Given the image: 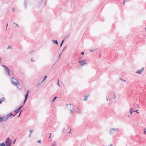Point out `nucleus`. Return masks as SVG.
Listing matches in <instances>:
<instances>
[{
	"mask_svg": "<svg viewBox=\"0 0 146 146\" xmlns=\"http://www.w3.org/2000/svg\"><path fill=\"white\" fill-rule=\"evenodd\" d=\"M28 95H27V94H25V99H27V98L28 97Z\"/></svg>",
	"mask_w": 146,
	"mask_h": 146,
	"instance_id": "obj_19",
	"label": "nucleus"
},
{
	"mask_svg": "<svg viewBox=\"0 0 146 146\" xmlns=\"http://www.w3.org/2000/svg\"><path fill=\"white\" fill-rule=\"evenodd\" d=\"M2 121H3V119H2V117H1L0 116V123Z\"/></svg>",
	"mask_w": 146,
	"mask_h": 146,
	"instance_id": "obj_21",
	"label": "nucleus"
},
{
	"mask_svg": "<svg viewBox=\"0 0 146 146\" xmlns=\"http://www.w3.org/2000/svg\"><path fill=\"white\" fill-rule=\"evenodd\" d=\"M77 109H78V110H80L79 108H77Z\"/></svg>",
	"mask_w": 146,
	"mask_h": 146,
	"instance_id": "obj_62",
	"label": "nucleus"
},
{
	"mask_svg": "<svg viewBox=\"0 0 146 146\" xmlns=\"http://www.w3.org/2000/svg\"><path fill=\"white\" fill-rule=\"evenodd\" d=\"M27 99H25H25H24V102H23V103L24 104L26 102V101L27 100Z\"/></svg>",
	"mask_w": 146,
	"mask_h": 146,
	"instance_id": "obj_35",
	"label": "nucleus"
},
{
	"mask_svg": "<svg viewBox=\"0 0 146 146\" xmlns=\"http://www.w3.org/2000/svg\"><path fill=\"white\" fill-rule=\"evenodd\" d=\"M34 51L33 50H32L31 51H30L29 52V53L30 54H31L32 53H34Z\"/></svg>",
	"mask_w": 146,
	"mask_h": 146,
	"instance_id": "obj_30",
	"label": "nucleus"
},
{
	"mask_svg": "<svg viewBox=\"0 0 146 146\" xmlns=\"http://www.w3.org/2000/svg\"><path fill=\"white\" fill-rule=\"evenodd\" d=\"M29 93V90H28L26 94H27V95H28V93Z\"/></svg>",
	"mask_w": 146,
	"mask_h": 146,
	"instance_id": "obj_39",
	"label": "nucleus"
},
{
	"mask_svg": "<svg viewBox=\"0 0 146 146\" xmlns=\"http://www.w3.org/2000/svg\"><path fill=\"white\" fill-rule=\"evenodd\" d=\"M57 98V96H55L54 97V98L53 99V100H52V101H51V102H54L55 100Z\"/></svg>",
	"mask_w": 146,
	"mask_h": 146,
	"instance_id": "obj_18",
	"label": "nucleus"
},
{
	"mask_svg": "<svg viewBox=\"0 0 146 146\" xmlns=\"http://www.w3.org/2000/svg\"><path fill=\"white\" fill-rule=\"evenodd\" d=\"M16 139H15L14 140V141H13V144H15V142H16Z\"/></svg>",
	"mask_w": 146,
	"mask_h": 146,
	"instance_id": "obj_23",
	"label": "nucleus"
},
{
	"mask_svg": "<svg viewBox=\"0 0 146 146\" xmlns=\"http://www.w3.org/2000/svg\"><path fill=\"white\" fill-rule=\"evenodd\" d=\"M64 130H65V128L64 127H63V130L62 131V132H63V131Z\"/></svg>",
	"mask_w": 146,
	"mask_h": 146,
	"instance_id": "obj_46",
	"label": "nucleus"
},
{
	"mask_svg": "<svg viewBox=\"0 0 146 146\" xmlns=\"http://www.w3.org/2000/svg\"><path fill=\"white\" fill-rule=\"evenodd\" d=\"M144 69V67H143L141 68V70H138L136 72L138 74H141L142 72L143 71Z\"/></svg>",
	"mask_w": 146,
	"mask_h": 146,
	"instance_id": "obj_5",
	"label": "nucleus"
},
{
	"mask_svg": "<svg viewBox=\"0 0 146 146\" xmlns=\"http://www.w3.org/2000/svg\"><path fill=\"white\" fill-rule=\"evenodd\" d=\"M120 80L122 81H125V82L126 81V80H124L123 79L121 78H120Z\"/></svg>",
	"mask_w": 146,
	"mask_h": 146,
	"instance_id": "obj_31",
	"label": "nucleus"
},
{
	"mask_svg": "<svg viewBox=\"0 0 146 146\" xmlns=\"http://www.w3.org/2000/svg\"><path fill=\"white\" fill-rule=\"evenodd\" d=\"M13 24H16V26H18V25L17 24H16V23H13Z\"/></svg>",
	"mask_w": 146,
	"mask_h": 146,
	"instance_id": "obj_41",
	"label": "nucleus"
},
{
	"mask_svg": "<svg viewBox=\"0 0 146 146\" xmlns=\"http://www.w3.org/2000/svg\"><path fill=\"white\" fill-rule=\"evenodd\" d=\"M96 49H95V50H91H91H90V52H93V51H94V50H96Z\"/></svg>",
	"mask_w": 146,
	"mask_h": 146,
	"instance_id": "obj_36",
	"label": "nucleus"
},
{
	"mask_svg": "<svg viewBox=\"0 0 146 146\" xmlns=\"http://www.w3.org/2000/svg\"><path fill=\"white\" fill-rule=\"evenodd\" d=\"M66 106H68V104H66Z\"/></svg>",
	"mask_w": 146,
	"mask_h": 146,
	"instance_id": "obj_63",
	"label": "nucleus"
},
{
	"mask_svg": "<svg viewBox=\"0 0 146 146\" xmlns=\"http://www.w3.org/2000/svg\"><path fill=\"white\" fill-rule=\"evenodd\" d=\"M81 54L82 55H84V52H82L81 53Z\"/></svg>",
	"mask_w": 146,
	"mask_h": 146,
	"instance_id": "obj_38",
	"label": "nucleus"
},
{
	"mask_svg": "<svg viewBox=\"0 0 146 146\" xmlns=\"http://www.w3.org/2000/svg\"><path fill=\"white\" fill-rule=\"evenodd\" d=\"M22 110H23L21 111L19 115L18 116V117H19L20 116V115H21V112H22Z\"/></svg>",
	"mask_w": 146,
	"mask_h": 146,
	"instance_id": "obj_25",
	"label": "nucleus"
},
{
	"mask_svg": "<svg viewBox=\"0 0 146 146\" xmlns=\"http://www.w3.org/2000/svg\"><path fill=\"white\" fill-rule=\"evenodd\" d=\"M11 48H12V46H9L8 48H7V49Z\"/></svg>",
	"mask_w": 146,
	"mask_h": 146,
	"instance_id": "obj_29",
	"label": "nucleus"
},
{
	"mask_svg": "<svg viewBox=\"0 0 146 146\" xmlns=\"http://www.w3.org/2000/svg\"><path fill=\"white\" fill-rule=\"evenodd\" d=\"M39 85H40V84H37V85L38 86H39Z\"/></svg>",
	"mask_w": 146,
	"mask_h": 146,
	"instance_id": "obj_60",
	"label": "nucleus"
},
{
	"mask_svg": "<svg viewBox=\"0 0 146 146\" xmlns=\"http://www.w3.org/2000/svg\"><path fill=\"white\" fill-rule=\"evenodd\" d=\"M114 99H115L116 98V96L115 95V94H114Z\"/></svg>",
	"mask_w": 146,
	"mask_h": 146,
	"instance_id": "obj_47",
	"label": "nucleus"
},
{
	"mask_svg": "<svg viewBox=\"0 0 146 146\" xmlns=\"http://www.w3.org/2000/svg\"><path fill=\"white\" fill-rule=\"evenodd\" d=\"M79 113H81V112L80 111V110H79Z\"/></svg>",
	"mask_w": 146,
	"mask_h": 146,
	"instance_id": "obj_53",
	"label": "nucleus"
},
{
	"mask_svg": "<svg viewBox=\"0 0 146 146\" xmlns=\"http://www.w3.org/2000/svg\"><path fill=\"white\" fill-rule=\"evenodd\" d=\"M56 144V141H54L53 143V145H51V146H54Z\"/></svg>",
	"mask_w": 146,
	"mask_h": 146,
	"instance_id": "obj_22",
	"label": "nucleus"
},
{
	"mask_svg": "<svg viewBox=\"0 0 146 146\" xmlns=\"http://www.w3.org/2000/svg\"><path fill=\"white\" fill-rule=\"evenodd\" d=\"M66 48V46L64 47V50Z\"/></svg>",
	"mask_w": 146,
	"mask_h": 146,
	"instance_id": "obj_52",
	"label": "nucleus"
},
{
	"mask_svg": "<svg viewBox=\"0 0 146 146\" xmlns=\"http://www.w3.org/2000/svg\"><path fill=\"white\" fill-rule=\"evenodd\" d=\"M109 146H113L112 144H110L109 145Z\"/></svg>",
	"mask_w": 146,
	"mask_h": 146,
	"instance_id": "obj_50",
	"label": "nucleus"
},
{
	"mask_svg": "<svg viewBox=\"0 0 146 146\" xmlns=\"http://www.w3.org/2000/svg\"><path fill=\"white\" fill-rule=\"evenodd\" d=\"M70 132H71V128H70V131H69V132H68V133H70Z\"/></svg>",
	"mask_w": 146,
	"mask_h": 146,
	"instance_id": "obj_51",
	"label": "nucleus"
},
{
	"mask_svg": "<svg viewBox=\"0 0 146 146\" xmlns=\"http://www.w3.org/2000/svg\"><path fill=\"white\" fill-rule=\"evenodd\" d=\"M30 136H31V134H30L29 135V137H30Z\"/></svg>",
	"mask_w": 146,
	"mask_h": 146,
	"instance_id": "obj_55",
	"label": "nucleus"
},
{
	"mask_svg": "<svg viewBox=\"0 0 146 146\" xmlns=\"http://www.w3.org/2000/svg\"><path fill=\"white\" fill-rule=\"evenodd\" d=\"M87 98V96H85V97L84 98V99H83L84 101H86L87 100L88 98Z\"/></svg>",
	"mask_w": 146,
	"mask_h": 146,
	"instance_id": "obj_17",
	"label": "nucleus"
},
{
	"mask_svg": "<svg viewBox=\"0 0 146 146\" xmlns=\"http://www.w3.org/2000/svg\"><path fill=\"white\" fill-rule=\"evenodd\" d=\"M5 143H0V146H5Z\"/></svg>",
	"mask_w": 146,
	"mask_h": 146,
	"instance_id": "obj_16",
	"label": "nucleus"
},
{
	"mask_svg": "<svg viewBox=\"0 0 146 146\" xmlns=\"http://www.w3.org/2000/svg\"><path fill=\"white\" fill-rule=\"evenodd\" d=\"M15 114H14V115H13V117H14V116H15Z\"/></svg>",
	"mask_w": 146,
	"mask_h": 146,
	"instance_id": "obj_59",
	"label": "nucleus"
},
{
	"mask_svg": "<svg viewBox=\"0 0 146 146\" xmlns=\"http://www.w3.org/2000/svg\"><path fill=\"white\" fill-rule=\"evenodd\" d=\"M70 111H71V114H73L72 110L70 109Z\"/></svg>",
	"mask_w": 146,
	"mask_h": 146,
	"instance_id": "obj_43",
	"label": "nucleus"
},
{
	"mask_svg": "<svg viewBox=\"0 0 146 146\" xmlns=\"http://www.w3.org/2000/svg\"><path fill=\"white\" fill-rule=\"evenodd\" d=\"M7 26H8V24H7V25H6V29H7Z\"/></svg>",
	"mask_w": 146,
	"mask_h": 146,
	"instance_id": "obj_54",
	"label": "nucleus"
},
{
	"mask_svg": "<svg viewBox=\"0 0 146 146\" xmlns=\"http://www.w3.org/2000/svg\"><path fill=\"white\" fill-rule=\"evenodd\" d=\"M20 110H19V109L18 108L17 109L15 110L14 112L16 113H18Z\"/></svg>",
	"mask_w": 146,
	"mask_h": 146,
	"instance_id": "obj_12",
	"label": "nucleus"
},
{
	"mask_svg": "<svg viewBox=\"0 0 146 146\" xmlns=\"http://www.w3.org/2000/svg\"><path fill=\"white\" fill-rule=\"evenodd\" d=\"M11 82L13 85L16 86L18 84L17 80L14 79L13 77L11 78Z\"/></svg>",
	"mask_w": 146,
	"mask_h": 146,
	"instance_id": "obj_3",
	"label": "nucleus"
},
{
	"mask_svg": "<svg viewBox=\"0 0 146 146\" xmlns=\"http://www.w3.org/2000/svg\"><path fill=\"white\" fill-rule=\"evenodd\" d=\"M29 93V90H28L26 94H27V95H28V93Z\"/></svg>",
	"mask_w": 146,
	"mask_h": 146,
	"instance_id": "obj_40",
	"label": "nucleus"
},
{
	"mask_svg": "<svg viewBox=\"0 0 146 146\" xmlns=\"http://www.w3.org/2000/svg\"><path fill=\"white\" fill-rule=\"evenodd\" d=\"M3 121H6L8 119V117H7V116H3L2 117Z\"/></svg>",
	"mask_w": 146,
	"mask_h": 146,
	"instance_id": "obj_7",
	"label": "nucleus"
},
{
	"mask_svg": "<svg viewBox=\"0 0 146 146\" xmlns=\"http://www.w3.org/2000/svg\"><path fill=\"white\" fill-rule=\"evenodd\" d=\"M106 101H108V98H107V97H106Z\"/></svg>",
	"mask_w": 146,
	"mask_h": 146,
	"instance_id": "obj_49",
	"label": "nucleus"
},
{
	"mask_svg": "<svg viewBox=\"0 0 146 146\" xmlns=\"http://www.w3.org/2000/svg\"><path fill=\"white\" fill-rule=\"evenodd\" d=\"M15 8L14 7H13L12 9V10L13 11H15Z\"/></svg>",
	"mask_w": 146,
	"mask_h": 146,
	"instance_id": "obj_42",
	"label": "nucleus"
},
{
	"mask_svg": "<svg viewBox=\"0 0 146 146\" xmlns=\"http://www.w3.org/2000/svg\"><path fill=\"white\" fill-rule=\"evenodd\" d=\"M30 134H31L33 132V130H31L29 131Z\"/></svg>",
	"mask_w": 146,
	"mask_h": 146,
	"instance_id": "obj_27",
	"label": "nucleus"
},
{
	"mask_svg": "<svg viewBox=\"0 0 146 146\" xmlns=\"http://www.w3.org/2000/svg\"><path fill=\"white\" fill-rule=\"evenodd\" d=\"M2 66L5 68V70L8 75L9 76H11L10 74V69L7 66L3 64L2 65Z\"/></svg>",
	"mask_w": 146,
	"mask_h": 146,
	"instance_id": "obj_2",
	"label": "nucleus"
},
{
	"mask_svg": "<svg viewBox=\"0 0 146 146\" xmlns=\"http://www.w3.org/2000/svg\"><path fill=\"white\" fill-rule=\"evenodd\" d=\"M64 49L62 50V51L61 52V53H62L63 52V51H64Z\"/></svg>",
	"mask_w": 146,
	"mask_h": 146,
	"instance_id": "obj_48",
	"label": "nucleus"
},
{
	"mask_svg": "<svg viewBox=\"0 0 146 146\" xmlns=\"http://www.w3.org/2000/svg\"><path fill=\"white\" fill-rule=\"evenodd\" d=\"M57 84L58 85L60 86V84L59 83V80H58V82H57Z\"/></svg>",
	"mask_w": 146,
	"mask_h": 146,
	"instance_id": "obj_26",
	"label": "nucleus"
},
{
	"mask_svg": "<svg viewBox=\"0 0 146 146\" xmlns=\"http://www.w3.org/2000/svg\"><path fill=\"white\" fill-rule=\"evenodd\" d=\"M23 106V105L21 106L19 108H18L19 109V110H20L21 108Z\"/></svg>",
	"mask_w": 146,
	"mask_h": 146,
	"instance_id": "obj_32",
	"label": "nucleus"
},
{
	"mask_svg": "<svg viewBox=\"0 0 146 146\" xmlns=\"http://www.w3.org/2000/svg\"><path fill=\"white\" fill-rule=\"evenodd\" d=\"M61 54H62V53H60V54H59V56H58V58H60V56H61Z\"/></svg>",
	"mask_w": 146,
	"mask_h": 146,
	"instance_id": "obj_44",
	"label": "nucleus"
},
{
	"mask_svg": "<svg viewBox=\"0 0 146 146\" xmlns=\"http://www.w3.org/2000/svg\"><path fill=\"white\" fill-rule=\"evenodd\" d=\"M41 141L40 140H39L37 141V142L38 143H41Z\"/></svg>",
	"mask_w": 146,
	"mask_h": 146,
	"instance_id": "obj_24",
	"label": "nucleus"
},
{
	"mask_svg": "<svg viewBox=\"0 0 146 146\" xmlns=\"http://www.w3.org/2000/svg\"><path fill=\"white\" fill-rule=\"evenodd\" d=\"M5 100L4 98L3 97L2 98L0 99V104H1L2 102Z\"/></svg>",
	"mask_w": 146,
	"mask_h": 146,
	"instance_id": "obj_13",
	"label": "nucleus"
},
{
	"mask_svg": "<svg viewBox=\"0 0 146 146\" xmlns=\"http://www.w3.org/2000/svg\"><path fill=\"white\" fill-rule=\"evenodd\" d=\"M110 133L112 135H113L114 134L115 131H114V130H113V128H111L110 129Z\"/></svg>",
	"mask_w": 146,
	"mask_h": 146,
	"instance_id": "obj_8",
	"label": "nucleus"
},
{
	"mask_svg": "<svg viewBox=\"0 0 146 146\" xmlns=\"http://www.w3.org/2000/svg\"><path fill=\"white\" fill-rule=\"evenodd\" d=\"M134 112H135L137 113H139L138 112V110H136L135 111V110H134Z\"/></svg>",
	"mask_w": 146,
	"mask_h": 146,
	"instance_id": "obj_37",
	"label": "nucleus"
},
{
	"mask_svg": "<svg viewBox=\"0 0 146 146\" xmlns=\"http://www.w3.org/2000/svg\"><path fill=\"white\" fill-rule=\"evenodd\" d=\"M47 76H45L44 77V79L42 80V81L41 82V83L44 80H45L46 79V78H47Z\"/></svg>",
	"mask_w": 146,
	"mask_h": 146,
	"instance_id": "obj_20",
	"label": "nucleus"
},
{
	"mask_svg": "<svg viewBox=\"0 0 146 146\" xmlns=\"http://www.w3.org/2000/svg\"><path fill=\"white\" fill-rule=\"evenodd\" d=\"M43 1V0H37L36 1L38 3V5L37 7H38L40 6Z\"/></svg>",
	"mask_w": 146,
	"mask_h": 146,
	"instance_id": "obj_6",
	"label": "nucleus"
},
{
	"mask_svg": "<svg viewBox=\"0 0 146 146\" xmlns=\"http://www.w3.org/2000/svg\"><path fill=\"white\" fill-rule=\"evenodd\" d=\"M24 5L25 7V9H27V0H24Z\"/></svg>",
	"mask_w": 146,
	"mask_h": 146,
	"instance_id": "obj_9",
	"label": "nucleus"
},
{
	"mask_svg": "<svg viewBox=\"0 0 146 146\" xmlns=\"http://www.w3.org/2000/svg\"><path fill=\"white\" fill-rule=\"evenodd\" d=\"M5 145H11V139L9 137L7 138L5 142Z\"/></svg>",
	"mask_w": 146,
	"mask_h": 146,
	"instance_id": "obj_4",
	"label": "nucleus"
},
{
	"mask_svg": "<svg viewBox=\"0 0 146 146\" xmlns=\"http://www.w3.org/2000/svg\"><path fill=\"white\" fill-rule=\"evenodd\" d=\"M49 134H50V136H51V133H49Z\"/></svg>",
	"mask_w": 146,
	"mask_h": 146,
	"instance_id": "obj_58",
	"label": "nucleus"
},
{
	"mask_svg": "<svg viewBox=\"0 0 146 146\" xmlns=\"http://www.w3.org/2000/svg\"><path fill=\"white\" fill-rule=\"evenodd\" d=\"M13 115V114L12 112H11L10 113L8 114L7 115V117H8H8H10L11 116H12Z\"/></svg>",
	"mask_w": 146,
	"mask_h": 146,
	"instance_id": "obj_11",
	"label": "nucleus"
},
{
	"mask_svg": "<svg viewBox=\"0 0 146 146\" xmlns=\"http://www.w3.org/2000/svg\"><path fill=\"white\" fill-rule=\"evenodd\" d=\"M33 58L32 57V58H31V61L32 62H34L35 61V60H33Z\"/></svg>",
	"mask_w": 146,
	"mask_h": 146,
	"instance_id": "obj_34",
	"label": "nucleus"
},
{
	"mask_svg": "<svg viewBox=\"0 0 146 146\" xmlns=\"http://www.w3.org/2000/svg\"><path fill=\"white\" fill-rule=\"evenodd\" d=\"M11 145H5V146H11Z\"/></svg>",
	"mask_w": 146,
	"mask_h": 146,
	"instance_id": "obj_57",
	"label": "nucleus"
},
{
	"mask_svg": "<svg viewBox=\"0 0 146 146\" xmlns=\"http://www.w3.org/2000/svg\"><path fill=\"white\" fill-rule=\"evenodd\" d=\"M87 60H86L82 59V57H80L78 59V62L82 66H84V64H87Z\"/></svg>",
	"mask_w": 146,
	"mask_h": 146,
	"instance_id": "obj_1",
	"label": "nucleus"
},
{
	"mask_svg": "<svg viewBox=\"0 0 146 146\" xmlns=\"http://www.w3.org/2000/svg\"><path fill=\"white\" fill-rule=\"evenodd\" d=\"M128 117H130V116H129V115H128Z\"/></svg>",
	"mask_w": 146,
	"mask_h": 146,
	"instance_id": "obj_61",
	"label": "nucleus"
},
{
	"mask_svg": "<svg viewBox=\"0 0 146 146\" xmlns=\"http://www.w3.org/2000/svg\"><path fill=\"white\" fill-rule=\"evenodd\" d=\"M65 39V38H64V39L62 40L60 44V47H61L64 41V40Z\"/></svg>",
	"mask_w": 146,
	"mask_h": 146,
	"instance_id": "obj_14",
	"label": "nucleus"
},
{
	"mask_svg": "<svg viewBox=\"0 0 146 146\" xmlns=\"http://www.w3.org/2000/svg\"><path fill=\"white\" fill-rule=\"evenodd\" d=\"M51 137V136L50 135H49V137H48V138H50Z\"/></svg>",
	"mask_w": 146,
	"mask_h": 146,
	"instance_id": "obj_56",
	"label": "nucleus"
},
{
	"mask_svg": "<svg viewBox=\"0 0 146 146\" xmlns=\"http://www.w3.org/2000/svg\"><path fill=\"white\" fill-rule=\"evenodd\" d=\"M133 111H134L132 110V108L130 109L129 111L130 114L132 113Z\"/></svg>",
	"mask_w": 146,
	"mask_h": 146,
	"instance_id": "obj_15",
	"label": "nucleus"
},
{
	"mask_svg": "<svg viewBox=\"0 0 146 146\" xmlns=\"http://www.w3.org/2000/svg\"><path fill=\"white\" fill-rule=\"evenodd\" d=\"M46 1H45V3H44V6H45V5H46Z\"/></svg>",
	"mask_w": 146,
	"mask_h": 146,
	"instance_id": "obj_45",
	"label": "nucleus"
},
{
	"mask_svg": "<svg viewBox=\"0 0 146 146\" xmlns=\"http://www.w3.org/2000/svg\"><path fill=\"white\" fill-rule=\"evenodd\" d=\"M52 42L55 44H58V42L57 40H52Z\"/></svg>",
	"mask_w": 146,
	"mask_h": 146,
	"instance_id": "obj_10",
	"label": "nucleus"
},
{
	"mask_svg": "<svg viewBox=\"0 0 146 146\" xmlns=\"http://www.w3.org/2000/svg\"><path fill=\"white\" fill-rule=\"evenodd\" d=\"M146 129L145 128L144 129V131L143 132V134H145L146 133V131H145Z\"/></svg>",
	"mask_w": 146,
	"mask_h": 146,
	"instance_id": "obj_33",
	"label": "nucleus"
},
{
	"mask_svg": "<svg viewBox=\"0 0 146 146\" xmlns=\"http://www.w3.org/2000/svg\"><path fill=\"white\" fill-rule=\"evenodd\" d=\"M118 129V128H115V129H113V130H114V131L115 132V131L117 130Z\"/></svg>",
	"mask_w": 146,
	"mask_h": 146,
	"instance_id": "obj_28",
	"label": "nucleus"
}]
</instances>
